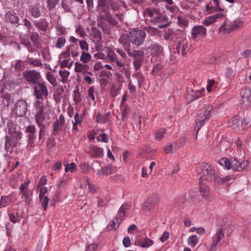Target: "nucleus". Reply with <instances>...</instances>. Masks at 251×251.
<instances>
[{"label": "nucleus", "instance_id": "e433bc0d", "mask_svg": "<svg viewBox=\"0 0 251 251\" xmlns=\"http://www.w3.org/2000/svg\"><path fill=\"white\" fill-rule=\"evenodd\" d=\"M165 133L166 130L164 128H159L156 130L154 133L155 140L160 141L163 138Z\"/></svg>", "mask_w": 251, "mask_h": 251}, {"label": "nucleus", "instance_id": "a18cd8bd", "mask_svg": "<svg viewBox=\"0 0 251 251\" xmlns=\"http://www.w3.org/2000/svg\"><path fill=\"white\" fill-rule=\"evenodd\" d=\"M108 114L106 113L104 115L101 114L100 113H98L96 116V121L98 123H105L108 119Z\"/></svg>", "mask_w": 251, "mask_h": 251}, {"label": "nucleus", "instance_id": "7c9ffc66", "mask_svg": "<svg viewBox=\"0 0 251 251\" xmlns=\"http://www.w3.org/2000/svg\"><path fill=\"white\" fill-rule=\"evenodd\" d=\"M132 77L134 79L133 81L135 82L136 84H137L139 87H140L142 85V82L144 80V77L143 74L141 72H138L132 75Z\"/></svg>", "mask_w": 251, "mask_h": 251}, {"label": "nucleus", "instance_id": "13d9d810", "mask_svg": "<svg viewBox=\"0 0 251 251\" xmlns=\"http://www.w3.org/2000/svg\"><path fill=\"white\" fill-rule=\"evenodd\" d=\"M75 32L82 37H84L86 34L83 27L80 25H78L76 28Z\"/></svg>", "mask_w": 251, "mask_h": 251}, {"label": "nucleus", "instance_id": "dca6fc26", "mask_svg": "<svg viewBox=\"0 0 251 251\" xmlns=\"http://www.w3.org/2000/svg\"><path fill=\"white\" fill-rule=\"evenodd\" d=\"M44 106L43 104L39 107V110L35 115V120L37 124L39 125L45 124L46 115L44 112Z\"/></svg>", "mask_w": 251, "mask_h": 251}, {"label": "nucleus", "instance_id": "4468645a", "mask_svg": "<svg viewBox=\"0 0 251 251\" xmlns=\"http://www.w3.org/2000/svg\"><path fill=\"white\" fill-rule=\"evenodd\" d=\"M152 56H158L163 51V48L157 44H152L148 48Z\"/></svg>", "mask_w": 251, "mask_h": 251}, {"label": "nucleus", "instance_id": "37998d69", "mask_svg": "<svg viewBox=\"0 0 251 251\" xmlns=\"http://www.w3.org/2000/svg\"><path fill=\"white\" fill-rule=\"evenodd\" d=\"M108 5L112 10L117 11L119 10L120 7V4L119 2H116L114 0H108Z\"/></svg>", "mask_w": 251, "mask_h": 251}, {"label": "nucleus", "instance_id": "e2e57ef3", "mask_svg": "<svg viewBox=\"0 0 251 251\" xmlns=\"http://www.w3.org/2000/svg\"><path fill=\"white\" fill-rule=\"evenodd\" d=\"M71 46H68L67 47L66 50L61 54L64 58H68L70 56L71 54Z\"/></svg>", "mask_w": 251, "mask_h": 251}, {"label": "nucleus", "instance_id": "72a5a7b5", "mask_svg": "<svg viewBox=\"0 0 251 251\" xmlns=\"http://www.w3.org/2000/svg\"><path fill=\"white\" fill-rule=\"evenodd\" d=\"M200 194L203 197H208L211 196L210 188L207 185H202L200 188Z\"/></svg>", "mask_w": 251, "mask_h": 251}, {"label": "nucleus", "instance_id": "5701e85b", "mask_svg": "<svg viewBox=\"0 0 251 251\" xmlns=\"http://www.w3.org/2000/svg\"><path fill=\"white\" fill-rule=\"evenodd\" d=\"M29 12L31 15L35 18L39 17L41 15L40 8L38 5H34L29 6Z\"/></svg>", "mask_w": 251, "mask_h": 251}, {"label": "nucleus", "instance_id": "423d86ee", "mask_svg": "<svg viewBox=\"0 0 251 251\" xmlns=\"http://www.w3.org/2000/svg\"><path fill=\"white\" fill-rule=\"evenodd\" d=\"M146 36V33L143 30H135L130 32L127 34L129 43L130 42L132 44L139 47L144 42ZM128 43L127 42H126Z\"/></svg>", "mask_w": 251, "mask_h": 251}, {"label": "nucleus", "instance_id": "a19ab883", "mask_svg": "<svg viewBox=\"0 0 251 251\" xmlns=\"http://www.w3.org/2000/svg\"><path fill=\"white\" fill-rule=\"evenodd\" d=\"M121 221V220H119L118 218H115V220L112 221V224H110L107 226V230H110L116 229L119 226Z\"/></svg>", "mask_w": 251, "mask_h": 251}, {"label": "nucleus", "instance_id": "4d7b16f0", "mask_svg": "<svg viewBox=\"0 0 251 251\" xmlns=\"http://www.w3.org/2000/svg\"><path fill=\"white\" fill-rule=\"evenodd\" d=\"M95 93V89L94 87L93 86H91L88 89V97L94 102H95L96 98L94 96Z\"/></svg>", "mask_w": 251, "mask_h": 251}, {"label": "nucleus", "instance_id": "c03bdc74", "mask_svg": "<svg viewBox=\"0 0 251 251\" xmlns=\"http://www.w3.org/2000/svg\"><path fill=\"white\" fill-rule=\"evenodd\" d=\"M141 242L142 248H149L153 244V241L148 238H141Z\"/></svg>", "mask_w": 251, "mask_h": 251}, {"label": "nucleus", "instance_id": "680f3d73", "mask_svg": "<svg viewBox=\"0 0 251 251\" xmlns=\"http://www.w3.org/2000/svg\"><path fill=\"white\" fill-rule=\"evenodd\" d=\"M9 200L8 196L2 197L0 201V208L5 207Z\"/></svg>", "mask_w": 251, "mask_h": 251}, {"label": "nucleus", "instance_id": "c9c22d12", "mask_svg": "<svg viewBox=\"0 0 251 251\" xmlns=\"http://www.w3.org/2000/svg\"><path fill=\"white\" fill-rule=\"evenodd\" d=\"M93 155L95 157H102L103 154V150L99 147L93 146L91 148Z\"/></svg>", "mask_w": 251, "mask_h": 251}, {"label": "nucleus", "instance_id": "338daca9", "mask_svg": "<svg viewBox=\"0 0 251 251\" xmlns=\"http://www.w3.org/2000/svg\"><path fill=\"white\" fill-rule=\"evenodd\" d=\"M97 206L99 207H105L107 205V202L104 201L102 199L98 197Z\"/></svg>", "mask_w": 251, "mask_h": 251}, {"label": "nucleus", "instance_id": "603ef678", "mask_svg": "<svg viewBox=\"0 0 251 251\" xmlns=\"http://www.w3.org/2000/svg\"><path fill=\"white\" fill-rule=\"evenodd\" d=\"M61 130H63L62 127H61L59 125V121L56 120L53 123V134L56 135L58 132Z\"/></svg>", "mask_w": 251, "mask_h": 251}, {"label": "nucleus", "instance_id": "4be33fe9", "mask_svg": "<svg viewBox=\"0 0 251 251\" xmlns=\"http://www.w3.org/2000/svg\"><path fill=\"white\" fill-rule=\"evenodd\" d=\"M35 25L43 31H46L49 25V23L45 19H41L38 21L35 22Z\"/></svg>", "mask_w": 251, "mask_h": 251}, {"label": "nucleus", "instance_id": "bb28decb", "mask_svg": "<svg viewBox=\"0 0 251 251\" xmlns=\"http://www.w3.org/2000/svg\"><path fill=\"white\" fill-rule=\"evenodd\" d=\"M27 63L29 65H32L34 67H41L43 66L42 61L40 59L34 58L29 55L27 56Z\"/></svg>", "mask_w": 251, "mask_h": 251}, {"label": "nucleus", "instance_id": "774afa93", "mask_svg": "<svg viewBox=\"0 0 251 251\" xmlns=\"http://www.w3.org/2000/svg\"><path fill=\"white\" fill-rule=\"evenodd\" d=\"M98 248V245L96 244H91L86 248V251H95Z\"/></svg>", "mask_w": 251, "mask_h": 251}, {"label": "nucleus", "instance_id": "9d476101", "mask_svg": "<svg viewBox=\"0 0 251 251\" xmlns=\"http://www.w3.org/2000/svg\"><path fill=\"white\" fill-rule=\"evenodd\" d=\"M249 165V162L247 160L243 161L240 163L235 158L230 159V169L233 171H242L244 170Z\"/></svg>", "mask_w": 251, "mask_h": 251}, {"label": "nucleus", "instance_id": "79ce46f5", "mask_svg": "<svg viewBox=\"0 0 251 251\" xmlns=\"http://www.w3.org/2000/svg\"><path fill=\"white\" fill-rule=\"evenodd\" d=\"M59 121V125H60L61 127H62L63 130H65L67 128H68V125H70V120H68L67 121L68 123L65 125V118L63 115H60L59 117V120H57Z\"/></svg>", "mask_w": 251, "mask_h": 251}, {"label": "nucleus", "instance_id": "20e7f679", "mask_svg": "<svg viewBox=\"0 0 251 251\" xmlns=\"http://www.w3.org/2000/svg\"><path fill=\"white\" fill-rule=\"evenodd\" d=\"M9 135L5 137V149L6 151L11 153L13 150L20 144L19 140L21 139L22 133L19 131H12L9 129Z\"/></svg>", "mask_w": 251, "mask_h": 251}, {"label": "nucleus", "instance_id": "09e8293b", "mask_svg": "<svg viewBox=\"0 0 251 251\" xmlns=\"http://www.w3.org/2000/svg\"><path fill=\"white\" fill-rule=\"evenodd\" d=\"M86 67L88 68L89 67L87 65H84L78 62H76L75 64V71L77 73H80L82 72Z\"/></svg>", "mask_w": 251, "mask_h": 251}, {"label": "nucleus", "instance_id": "6e6552de", "mask_svg": "<svg viewBox=\"0 0 251 251\" xmlns=\"http://www.w3.org/2000/svg\"><path fill=\"white\" fill-rule=\"evenodd\" d=\"M23 76L30 85H35L41 78L40 72L35 70H27L23 73Z\"/></svg>", "mask_w": 251, "mask_h": 251}, {"label": "nucleus", "instance_id": "0e129e2a", "mask_svg": "<svg viewBox=\"0 0 251 251\" xmlns=\"http://www.w3.org/2000/svg\"><path fill=\"white\" fill-rule=\"evenodd\" d=\"M154 14V9L147 8L145 9L144 14L148 15L150 18L153 17Z\"/></svg>", "mask_w": 251, "mask_h": 251}, {"label": "nucleus", "instance_id": "58836bf2", "mask_svg": "<svg viewBox=\"0 0 251 251\" xmlns=\"http://www.w3.org/2000/svg\"><path fill=\"white\" fill-rule=\"evenodd\" d=\"M47 80L53 86H57L56 78L51 72H48L47 73Z\"/></svg>", "mask_w": 251, "mask_h": 251}, {"label": "nucleus", "instance_id": "473e14b6", "mask_svg": "<svg viewBox=\"0 0 251 251\" xmlns=\"http://www.w3.org/2000/svg\"><path fill=\"white\" fill-rule=\"evenodd\" d=\"M30 39L33 42L36 48H39L40 45L39 35L37 32H32L30 35Z\"/></svg>", "mask_w": 251, "mask_h": 251}, {"label": "nucleus", "instance_id": "3c124183", "mask_svg": "<svg viewBox=\"0 0 251 251\" xmlns=\"http://www.w3.org/2000/svg\"><path fill=\"white\" fill-rule=\"evenodd\" d=\"M59 0H47L48 8L50 10H52L55 8L56 5L59 3Z\"/></svg>", "mask_w": 251, "mask_h": 251}, {"label": "nucleus", "instance_id": "f03ea898", "mask_svg": "<svg viewBox=\"0 0 251 251\" xmlns=\"http://www.w3.org/2000/svg\"><path fill=\"white\" fill-rule=\"evenodd\" d=\"M121 42L123 44L128 55L133 58V63L135 70L137 71L141 68L142 65L144 58V51L141 50H131L129 48L130 43H127L126 41L123 42L122 39Z\"/></svg>", "mask_w": 251, "mask_h": 251}, {"label": "nucleus", "instance_id": "49530a36", "mask_svg": "<svg viewBox=\"0 0 251 251\" xmlns=\"http://www.w3.org/2000/svg\"><path fill=\"white\" fill-rule=\"evenodd\" d=\"M105 19L107 22L113 25H116L118 23L114 18V16L110 13H107L106 16H105Z\"/></svg>", "mask_w": 251, "mask_h": 251}, {"label": "nucleus", "instance_id": "2eb2a0df", "mask_svg": "<svg viewBox=\"0 0 251 251\" xmlns=\"http://www.w3.org/2000/svg\"><path fill=\"white\" fill-rule=\"evenodd\" d=\"M5 19L7 22H9L13 25H19V18L14 12L10 11L7 12L5 14Z\"/></svg>", "mask_w": 251, "mask_h": 251}, {"label": "nucleus", "instance_id": "a211bd4d", "mask_svg": "<svg viewBox=\"0 0 251 251\" xmlns=\"http://www.w3.org/2000/svg\"><path fill=\"white\" fill-rule=\"evenodd\" d=\"M29 181H27L22 184L20 187V190L22 195L25 197L26 199H28L31 196V193L30 190L28 189Z\"/></svg>", "mask_w": 251, "mask_h": 251}, {"label": "nucleus", "instance_id": "0eeeda50", "mask_svg": "<svg viewBox=\"0 0 251 251\" xmlns=\"http://www.w3.org/2000/svg\"><path fill=\"white\" fill-rule=\"evenodd\" d=\"M33 95L38 100H43L47 98L49 95V92L47 86L45 82H39L34 85Z\"/></svg>", "mask_w": 251, "mask_h": 251}, {"label": "nucleus", "instance_id": "f704fd0d", "mask_svg": "<svg viewBox=\"0 0 251 251\" xmlns=\"http://www.w3.org/2000/svg\"><path fill=\"white\" fill-rule=\"evenodd\" d=\"M92 58L91 55L85 51H82L80 57V60L83 63H87L91 61Z\"/></svg>", "mask_w": 251, "mask_h": 251}, {"label": "nucleus", "instance_id": "c756f323", "mask_svg": "<svg viewBox=\"0 0 251 251\" xmlns=\"http://www.w3.org/2000/svg\"><path fill=\"white\" fill-rule=\"evenodd\" d=\"M92 36L95 41L99 42L101 40L102 35L100 31L96 27L91 28Z\"/></svg>", "mask_w": 251, "mask_h": 251}, {"label": "nucleus", "instance_id": "aec40b11", "mask_svg": "<svg viewBox=\"0 0 251 251\" xmlns=\"http://www.w3.org/2000/svg\"><path fill=\"white\" fill-rule=\"evenodd\" d=\"M115 168L111 166L107 165L103 168H101L100 170L98 171L97 174L99 176L101 175H110L114 173Z\"/></svg>", "mask_w": 251, "mask_h": 251}, {"label": "nucleus", "instance_id": "ddd939ff", "mask_svg": "<svg viewBox=\"0 0 251 251\" xmlns=\"http://www.w3.org/2000/svg\"><path fill=\"white\" fill-rule=\"evenodd\" d=\"M158 202L159 201L157 199L152 197L143 203V209L145 211H150L153 209L154 206L156 205Z\"/></svg>", "mask_w": 251, "mask_h": 251}, {"label": "nucleus", "instance_id": "f3484780", "mask_svg": "<svg viewBox=\"0 0 251 251\" xmlns=\"http://www.w3.org/2000/svg\"><path fill=\"white\" fill-rule=\"evenodd\" d=\"M241 95L242 103L248 106L250 103L249 99L251 95V90L249 88H246L241 92Z\"/></svg>", "mask_w": 251, "mask_h": 251}, {"label": "nucleus", "instance_id": "bf43d9fd", "mask_svg": "<svg viewBox=\"0 0 251 251\" xmlns=\"http://www.w3.org/2000/svg\"><path fill=\"white\" fill-rule=\"evenodd\" d=\"M79 43L80 45V47L82 51H88L89 50L88 44L84 40H79Z\"/></svg>", "mask_w": 251, "mask_h": 251}, {"label": "nucleus", "instance_id": "2f4dec72", "mask_svg": "<svg viewBox=\"0 0 251 251\" xmlns=\"http://www.w3.org/2000/svg\"><path fill=\"white\" fill-rule=\"evenodd\" d=\"M110 7L97 6V10L99 13V18L101 19H105V16L107 13H110Z\"/></svg>", "mask_w": 251, "mask_h": 251}, {"label": "nucleus", "instance_id": "7ed1b4c3", "mask_svg": "<svg viewBox=\"0 0 251 251\" xmlns=\"http://www.w3.org/2000/svg\"><path fill=\"white\" fill-rule=\"evenodd\" d=\"M213 110V107L211 105L203 107L200 110L197 117L196 124L195 127L196 138H197L198 131L204 125V122L210 119Z\"/></svg>", "mask_w": 251, "mask_h": 251}, {"label": "nucleus", "instance_id": "a878e982", "mask_svg": "<svg viewBox=\"0 0 251 251\" xmlns=\"http://www.w3.org/2000/svg\"><path fill=\"white\" fill-rule=\"evenodd\" d=\"M26 131L29 133L28 140L30 143H33V140L35 139L36 136L35 135L36 128L35 126L30 125L28 126L26 128Z\"/></svg>", "mask_w": 251, "mask_h": 251}, {"label": "nucleus", "instance_id": "ea45409f", "mask_svg": "<svg viewBox=\"0 0 251 251\" xmlns=\"http://www.w3.org/2000/svg\"><path fill=\"white\" fill-rule=\"evenodd\" d=\"M72 0H63L62 2V7L65 11H70L72 8Z\"/></svg>", "mask_w": 251, "mask_h": 251}, {"label": "nucleus", "instance_id": "4c0bfd02", "mask_svg": "<svg viewBox=\"0 0 251 251\" xmlns=\"http://www.w3.org/2000/svg\"><path fill=\"white\" fill-rule=\"evenodd\" d=\"M70 72L66 70H60L59 74L62 78V82L65 84L68 82V78L70 75Z\"/></svg>", "mask_w": 251, "mask_h": 251}, {"label": "nucleus", "instance_id": "6ab92c4d", "mask_svg": "<svg viewBox=\"0 0 251 251\" xmlns=\"http://www.w3.org/2000/svg\"><path fill=\"white\" fill-rule=\"evenodd\" d=\"M224 16L222 13H217L215 15L210 16L208 18H206L203 21V23L208 26L211 24L214 23L217 19L221 18Z\"/></svg>", "mask_w": 251, "mask_h": 251}, {"label": "nucleus", "instance_id": "39448f33", "mask_svg": "<svg viewBox=\"0 0 251 251\" xmlns=\"http://www.w3.org/2000/svg\"><path fill=\"white\" fill-rule=\"evenodd\" d=\"M220 225V227L213 236L212 242L209 249V251H216L220 247L219 243L224 237L223 230L228 228L230 224L226 220V221H224L223 222H221Z\"/></svg>", "mask_w": 251, "mask_h": 251}, {"label": "nucleus", "instance_id": "6e6d98bb", "mask_svg": "<svg viewBox=\"0 0 251 251\" xmlns=\"http://www.w3.org/2000/svg\"><path fill=\"white\" fill-rule=\"evenodd\" d=\"M66 42V39L64 38L59 37L57 40L55 46L57 48L60 49L64 46Z\"/></svg>", "mask_w": 251, "mask_h": 251}, {"label": "nucleus", "instance_id": "5fc2aeb1", "mask_svg": "<svg viewBox=\"0 0 251 251\" xmlns=\"http://www.w3.org/2000/svg\"><path fill=\"white\" fill-rule=\"evenodd\" d=\"M40 201L42 203V206L44 210H47L49 201V198L48 197L39 198Z\"/></svg>", "mask_w": 251, "mask_h": 251}, {"label": "nucleus", "instance_id": "c85d7f7f", "mask_svg": "<svg viewBox=\"0 0 251 251\" xmlns=\"http://www.w3.org/2000/svg\"><path fill=\"white\" fill-rule=\"evenodd\" d=\"M2 97L3 99L4 104L7 107L14 103V99L9 94L4 92L2 94Z\"/></svg>", "mask_w": 251, "mask_h": 251}, {"label": "nucleus", "instance_id": "9b49d317", "mask_svg": "<svg viewBox=\"0 0 251 251\" xmlns=\"http://www.w3.org/2000/svg\"><path fill=\"white\" fill-rule=\"evenodd\" d=\"M206 9L209 13L224 10V8L220 6L219 0H211L206 5Z\"/></svg>", "mask_w": 251, "mask_h": 251}, {"label": "nucleus", "instance_id": "412c9836", "mask_svg": "<svg viewBox=\"0 0 251 251\" xmlns=\"http://www.w3.org/2000/svg\"><path fill=\"white\" fill-rule=\"evenodd\" d=\"M225 24L227 25V27H225V30H228V32L237 30L242 25V23L240 22H232L230 23L229 25L224 23Z\"/></svg>", "mask_w": 251, "mask_h": 251}, {"label": "nucleus", "instance_id": "b1692460", "mask_svg": "<svg viewBox=\"0 0 251 251\" xmlns=\"http://www.w3.org/2000/svg\"><path fill=\"white\" fill-rule=\"evenodd\" d=\"M176 49L178 52L181 53L183 55L185 54L189 50L188 47L186 45V43L184 42H178L176 44Z\"/></svg>", "mask_w": 251, "mask_h": 251}, {"label": "nucleus", "instance_id": "f257e3e1", "mask_svg": "<svg viewBox=\"0 0 251 251\" xmlns=\"http://www.w3.org/2000/svg\"><path fill=\"white\" fill-rule=\"evenodd\" d=\"M199 173L201 174L205 179L213 182L215 186L220 185L230 179L227 177L225 178L221 177L209 163H202L200 166Z\"/></svg>", "mask_w": 251, "mask_h": 251}, {"label": "nucleus", "instance_id": "69168bd1", "mask_svg": "<svg viewBox=\"0 0 251 251\" xmlns=\"http://www.w3.org/2000/svg\"><path fill=\"white\" fill-rule=\"evenodd\" d=\"M86 182L89 192L93 193L96 191V187L91 184L88 178L86 179Z\"/></svg>", "mask_w": 251, "mask_h": 251}, {"label": "nucleus", "instance_id": "1a4fd4ad", "mask_svg": "<svg viewBox=\"0 0 251 251\" xmlns=\"http://www.w3.org/2000/svg\"><path fill=\"white\" fill-rule=\"evenodd\" d=\"M27 110L26 102L23 100H20L16 103L13 112L17 117H23L26 114Z\"/></svg>", "mask_w": 251, "mask_h": 251}, {"label": "nucleus", "instance_id": "cd10ccee", "mask_svg": "<svg viewBox=\"0 0 251 251\" xmlns=\"http://www.w3.org/2000/svg\"><path fill=\"white\" fill-rule=\"evenodd\" d=\"M165 152L167 154L172 153L177 150V144L176 142L168 143L164 147Z\"/></svg>", "mask_w": 251, "mask_h": 251}, {"label": "nucleus", "instance_id": "de8ad7c7", "mask_svg": "<svg viewBox=\"0 0 251 251\" xmlns=\"http://www.w3.org/2000/svg\"><path fill=\"white\" fill-rule=\"evenodd\" d=\"M188 242L189 245L191 247H194L198 242V239L196 235H192L189 237L188 239Z\"/></svg>", "mask_w": 251, "mask_h": 251}, {"label": "nucleus", "instance_id": "052dcab7", "mask_svg": "<svg viewBox=\"0 0 251 251\" xmlns=\"http://www.w3.org/2000/svg\"><path fill=\"white\" fill-rule=\"evenodd\" d=\"M40 127L39 134V139L41 140L42 139V137L44 135V133L46 130V126L45 124L39 125Z\"/></svg>", "mask_w": 251, "mask_h": 251}, {"label": "nucleus", "instance_id": "8fccbe9b", "mask_svg": "<svg viewBox=\"0 0 251 251\" xmlns=\"http://www.w3.org/2000/svg\"><path fill=\"white\" fill-rule=\"evenodd\" d=\"M219 164L222 166H224L228 170L230 169V159L223 158L219 160Z\"/></svg>", "mask_w": 251, "mask_h": 251}, {"label": "nucleus", "instance_id": "864d4df0", "mask_svg": "<svg viewBox=\"0 0 251 251\" xmlns=\"http://www.w3.org/2000/svg\"><path fill=\"white\" fill-rule=\"evenodd\" d=\"M74 63V61H72L71 59H67L64 60L61 63V67H67L68 68H71Z\"/></svg>", "mask_w": 251, "mask_h": 251}, {"label": "nucleus", "instance_id": "f8f14e48", "mask_svg": "<svg viewBox=\"0 0 251 251\" xmlns=\"http://www.w3.org/2000/svg\"><path fill=\"white\" fill-rule=\"evenodd\" d=\"M206 34V29L202 25H197L191 30V37L196 39L199 36H205Z\"/></svg>", "mask_w": 251, "mask_h": 251}, {"label": "nucleus", "instance_id": "393cba45", "mask_svg": "<svg viewBox=\"0 0 251 251\" xmlns=\"http://www.w3.org/2000/svg\"><path fill=\"white\" fill-rule=\"evenodd\" d=\"M186 202V199L183 196H181L177 198L175 202V206L179 210L183 209Z\"/></svg>", "mask_w": 251, "mask_h": 251}]
</instances>
